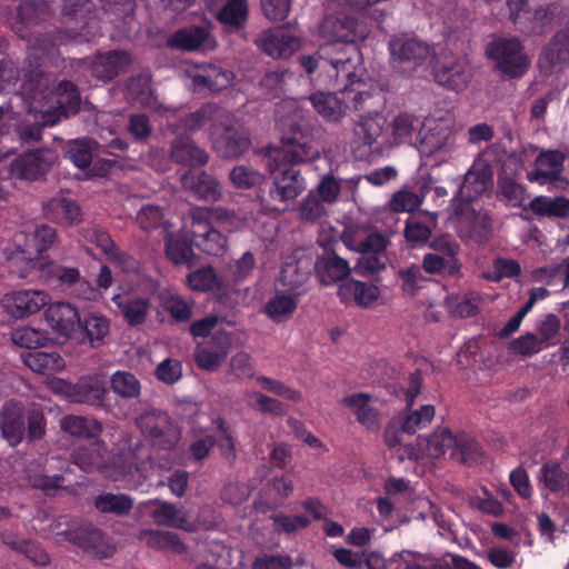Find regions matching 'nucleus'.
Here are the masks:
<instances>
[{"label":"nucleus","mask_w":569,"mask_h":569,"mask_svg":"<svg viewBox=\"0 0 569 569\" xmlns=\"http://www.w3.org/2000/svg\"><path fill=\"white\" fill-rule=\"evenodd\" d=\"M213 149L224 158H233L246 152L250 147L248 133L238 127L234 117L231 122H222L211 133Z\"/></svg>","instance_id":"f3484780"},{"label":"nucleus","mask_w":569,"mask_h":569,"mask_svg":"<svg viewBox=\"0 0 569 569\" xmlns=\"http://www.w3.org/2000/svg\"><path fill=\"white\" fill-rule=\"evenodd\" d=\"M137 538L142 545L156 550L173 555H182L187 551V546L180 540L177 533L171 531L142 529L139 531Z\"/></svg>","instance_id":"e433bc0d"},{"label":"nucleus","mask_w":569,"mask_h":569,"mask_svg":"<svg viewBox=\"0 0 569 569\" xmlns=\"http://www.w3.org/2000/svg\"><path fill=\"white\" fill-rule=\"evenodd\" d=\"M83 63L98 79L110 80L130 63V57L123 51H113L98 54Z\"/></svg>","instance_id":"473e14b6"},{"label":"nucleus","mask_w":569,"mask_h":569,"mask_svg":"<svg viewBox=\"0 0 569 569\" xmlns=\"http://www.w3.org/2000/svg\"><path fill=\"white\" fill-rule=\"evenodd\" d=\"M59 536L98 558H108L114 552V546L97 529L80 528Z\"/></svg>","instance_id":"a878e982"},{"label":"nucleus","mask_w":569,"mask_h":569,"mask_svg":"<svg viewBox=\"0 0 569 569\" xmlns=\"http://www.w3.org/2000/svg\"><path fill=\"white\" fill-rule=\"evenodd\" d=\"M218 349L211 350L208 347H199L196 351L194 358L198 366L204 370L214 371L226 360L230 338L227 333H220L218 337Z\"/></svg>","instance_id":"603ef678"},{"label":"nucleus","mask_w":569,"mask_h":569,"mask_svg":"<svg viewBox=\"0 0 569 569\" xmlns=\"http://www.w3.org/2000/svg\"><path fill=\"white\" fill-rule=\"evenodd\" d=\"M315 271L322 284L330 286L348 277L351 268L346 259L329 249H325V253L318 257L315 263Z\"/></svg>","instance_id":"c756f323"},{"label":"nucleus","mask_w":569,"mask_h":569,"mask_svg":"<svg viewBox=\"0 0 569 569\" xmlns=\"http://www.w3.org/2000/svg\"><path fill=\"white\" fill-rule=\"evenodd\" d=\"M436 224L435 213L422 212L411 216L406 223L405 237L412 246H420L429 240Z\"/></svg>","instance_id":"c03bdc74"},{"label":"nucleus","mask_w":569,"mask_h":569,"mask_svg":"<svg viewBox=\"0 0 569 569\" xmlns=\"http://www.w3.org/2000/svg\"><path fill=\"white\" fill-rule=\"evenodd\" d=\"M248 18L247 0H228L221 8L218 19L229 28L239 29L243 27Z\"/></svg>","instance_id":"680f3d73"},{"label":"nucleus","mask_w":569,"mask_h":569,"mask_svg":"<svg viewBox=\"0 0 569 569\" xmlns=\"http://www.w3.org/2000/svg\"><path fill=\"white\" fill-rule=\"evenodd\" d=\"M46 307L44 319L49 327L59 336L72 338L81 323L78 309L67 301L49 302Z\"/></svg>","instance_id":"412c9836"},{"label":"nucleus","mask_w":569,"mask_h":569,"mask_svg":"<svg viewBox=\"0 0 569 569\" xmlns=\"http://www.w3.org/2000/svg\"><path fill=\"white\" fill-rule=\"evenodd\" d=\"M493 183V173L490 164L483 157H478L471 168L465 174L458 196L452 204L475 206L473 203L483 194L489 192Z\"/></svg>","instance_id":"9d476101"},{"label":"nucleus","mask_w":569,"mask_h":569,"mask_svg":"<svg viewBox=\"0 0 569 569\" xmlns=\"http://www.w3.org/2000/svg\"><path fill=\"white\" fill-rule=\"evenodd\" d=\"M112 391L126 399L139 397L141 392V383L138 378L128 371H117L110 379Z\"/></svg>","instance_id":"0e129e2a"},{"label":"nucleus","mask_w":569,"mask_h":569,"mask_svg":"<svg viewBox=\"0 0 569 569\" xmlns=\"http://www.w3.org/2000/svg\"><path fill=\"white\" fill-rule=\"evenodd\" d=\"M190 78L191 86L196 91H202L203 89L220 91L232 82L233 73L209 64L192 72Z\"/></svg>","instance_id":"c9c22d12"},{"label":"nucleus","mask_w":569,"mask_h":569,"mask_svg":"<svg viewBox=\"0 0 569 569\" xmlns=\"http://www.w3.org/2000/svg\"><path fill=\"white\" fill-rule=\"evenodd\" d=\"M97 147L123 150L127 148V143L119 138H114L103 144H99L88 139H78L70 141L67 144L64 156L76 167L86 168L90 164L92 160V150Z\"/></svg>","instance_id":"2f4dec72"},{"label":"nucleus","mask_w":569,"mask_h":569,"mask_svg":"<svg viewBox=\"0 0 569 569\" xmlns=\"http://www.w3.org/2000/svg\"><path fill=\"white\" fill-rule=\"evenodd\" d=\"M158 291V282L150 277L134 276L128 288L113 296L112 301L130 326L144 322L149 308L150 297Z\"/></svg>","instance_id":"39448f33"},{"label":"nucleus","mask_w":569,"mask_h":569,"mask_svg":"<svg viewBox=\"0 0 569 569\" xmlns=\"http://www.w3.org/2000/svg\"><path fill=\"white\" fill-rule=\"evenodd\" d=\"M422 121L413 114L400 113L390 122L389 132L383 138V147L392 148L401 144L416 146L420 136Z\"/></svg>","instance_id":"4be33fe9"},{"label":"nucleus","mask_w":569,"mask_h":569,"mask_svg":"<svg viewBox=\"0 0 569 569\" xmlns=\"http://www.w3.org/2000/svg\"><path fill=\"white\" fill-rule=\"evenodd\" d=\"M538 485L543 497L550 493L561 498L569 497V471L556 460L542 463L537 476Z\"/></svg>","instance_id":"b1692460"},{"label":"nucleus","mask_w":569,"mask_h":569,"mask_svg":"<svg viewBox=\"0 0 569 569\" xmlns=\"http://www.w3.org/2000/svg\"><path fill=\"white\" fill-rule=\"evenodd\" d=\"M530 210L540 217H569V199L566 197L538 196L530 202Z\"/></svg>","instance_id":"864d4df0"},{"label":"nucleus","mask_w":569,"mask_h":569,"mask_svg":"<svg viewBox=\"0 0 569 569\" xmlns=\"http://www.w3.org/2000/svg\"><path fill=\"white\" fill-rule=\"evenodd\" d=\"M320 36L330 43H353L365 39L368 30L365 26L343 12L328 14L319 29Z\"/></svg>","instance_id":"4468645a"},{"label":"nucleus","mask_w":569,"mask_h":569,"mask_svg":"<svg viewBox=\"0 0 569 569\" xmlns=\"http://www.w3.org/2000/svg\"><path fill=\"white\" fill-rule=\"evenodd\" d=\"M159 302L166 309L174 320L187 321L191 317V307L177 292L171 289H159L157 291Z\"/></svg>","instance_id":"13d9d810"},{"label":"nucleus","mask_w":569,"mask_h":569,"mask_svg":"<svg viewBox=\"0 0 569 569\" xmlns=\"http://www.w3.org/2000/svg\"><path fill=\"white\" fill-rule=\"evenodd\" d=\"M280 174L273 178L271 196L280 201H288L297 198L305 189V179L293 168H280Z\"/></svg>","instance_id":"4c0bfd02"},{"label":"nucleus","mask_w":569,"mask_h":569,"mask_svg":"<svg viewBox=\"0 0 569 569\" xmlns=\"http://www.w3.org/2000/svg\"><path fill=\"white\" fill-rule=\"evenodd\" d=\"M23 363L34 372L51 373L64 368L63 359L56 352H28L23 356Z\"/></svg>","instance_id":"5fc2aeb1"},{"label":"nucleus","mask_w":569,"mask_h":569,"mask_svg":"<svg viewBox=\"0 0 569 569\" xmlns=\"http://www.w3.org/2000/svg\"><path fill=\"white\" fill-rule=\"evenodd\" d=\"M432 70L436 81L453 91L463 90L470 79L466 59L447 51L440 52L435 58Z\"/></svg>","instance_id":"ddd939ff"},{"label":"nucleus","mask_w":569,"mask_h":569,"mask_svg":"<svg viewBox=\"0 0 569 569\" xmlns=\"http://www.w3.org/2000/svg\"><path fill=\"white\" fill-rule=\"evenodd\" d=\"M451 457L465 465L478 463L482 458L479 443L466 433H458Z\"/></svg>","instance_id":"bf43d9fd"},{"label":"nucleus","mask_w":569,"mask_h":569,"mask_svg":"<svg viewBox=\"0 0 569 569\" xmlns=\"http://www.w3.org/2000/svg\"><path fill=\"white\" fill-rule=\"evenodd\" d=\"M171 157L179 163L201 166L208 161V154L186 136L178 137L171 144Z\"/></svg>","instance_id":"09e8293b"},{"label":"nucleus","mask_w":569,"mask_h":569,"mask_svg":"<svg viewBox=\"0 0 569 569\" xmlns=\"http://www.w3.org/2000/svg\"><path fill=\"white\" fill-rule=\"evenodd\" d=\"M309 263L303 260L288 261L280 271L278 283L281 290L302 296L306 292V283L309 279Z\"/></svg>","instance_id":"f704fd0d"},{"label":"nucleus","mask_w":569,"mask_h":569,"mask_svg":"<svg viewBox=\"0 0 569 569\" xmlns=\"http://www.w3.org/2000/svg\"><path fill=\"white\" fill-rule=\"evenodd\" d=\"M453 213L459 217L461 223L469 228L470 234L481 241L490 231V219L486 212L477 209V206L452 204Z\"/></svg>","instance_id":"79ce46f5"},{"label":"nucleus","mask_w":569,"mask_h":569,"mask_svg":"<svg viewBox=\"0 0 569 569\" xmlns=\"http://www.w3.org/2000/svg\"><path fill=\"white\" fill-rule=\"evenodd\" d=\"M187 283L191 290L204 292L221 289L223 280L213 268L204 267L191 272L187 278Z\"/></svg>","instance_id":"e2e57ef3"},{"label":"nucleus","mask_w":569,"mask_h":569,"mask_svg":"<svg viewBox=\"0 0 569 569\" xmlns=\"http://www.w3.org/2000/svg\"><path fill=\"white\" fill-rule=\"evenodd\" d=\"M56 237V230L47 224L38 226L30 237L24 231L16 233L13 242L3 248L10 272L20 279L36 272L41 278L53 274V263L47 257H36V253L48 250L54 243Z\"/></svg>","instance_id":"7ed1b4c3"},{"label":"nucleus","mask_w":569,"mask_h":569,"mask_svg":"<svg viewBox=\"0 0 569 569\" xmlns=\"http://www.w3.org/2000/svg\"><path fill=\"white\" fill-rule=\"evenodd\" d=\"M430 248L433 250L425 254L422 268L431 274L451 276L459 271V244L448 237L435 239Z\"/></svg>","instance_id":"f8f14e48"},{"label":"nucleus","mask_w":569,"mask_h":569,"mask_svg":"<svg viewBox=\"0 0 569 569\" xmlns=\"http://www.w3.org/2000/svg\"><path fill=\"white\" fill-rule=\"evenodd\" d=\"M316 112L329 122L340 121L347 112V104L335 92L317 91L309 97Z\"/></svg>","instance_id":"ea45409f"},{"label":"nucleus","mask_w":569,"mask_h":569,"mask_svg":"<svg viewBox=\"0 0 569 569\" xmlns=\"http://www.w3.org/2000/svg\"><path fill=\"white\" fill-rule=\"evenodd\" d=\"M387 121L380 113L368 114L360 118L355 127V137L363 146L372 147L378 144L377 149H383V138L388 133Z\"/></svg>","instance_id":"72a5a7b5"},{"label":"nucleus","mask_w":569,"mask_h":569,"mask_svg":"<svg viewBox=\"0 0 569 569\" xmlns=\"http://www.w3.org/2000/svg\"><path fill=\"white\" fill-rule=\"evenodd\" d=\"M379 289L372 283L350 280L342 283L338 289V295L343 302L353 300L361 307H368L379 297Z\"/></svg>","instance_id":"49530a36"},{"label":"nucleus","mask_w":569,"mask_h":569,"mask_svg":"<svg viewBox=\"0 0 569 569\" xmlns=\"http://www.w3.org/2000/svg\"><path fill=\"white\" fill-rule=\"evenodd\" d=\"M299 296L277 289L264 306V313L273 322L288 320L297 309Z\"/></svg>","instance_id":"a18cd8bd"},{"label":"nucleus","mask_w":569,"mask_h":569,"mask_svg":"<svg viewBox=\"0 0 569 569\" xmlns=\"http://www.w3.org/2000/svg\"><path fill=\"white\" fill-rule=\"evenodd\" d=\"M138 426L143 435L154 441V446L166 450L164 455L157 452L158 468L161 470L170 469L177 459L172 446L177 441L178 435L168 416L162 412H147L139 417Z\"/></svg>","instance_id":"423d86ee"},{"label":"nucleus","mask_w":569,"mask_h":569,"mask_svg":"<svg viewBox=\"0 0 569 569\" xmlns=\"http://www.w3.org/2000/svg\"><path fill=\"white\" fill-rule=\"evenodd\" d=\"M416 144L423 158L435 159L437 163L446 161L457 147V128L450 113L431 116L422 121Z\"/></svg>","instance_id":"20e7f679"},{"label":"nucleus","mask_w":569,"mask_h":569,"mask_svg":"<svg viewBox=\"0 0 569 569\" xmlns=\"http://www.w3.org/2000/svg\"><path fill=\"white\" fill-rule=\"evenodd\" d=\"M82 329L84 336L92 347L100 346L110 330L109 320L101 313L92 312L84 316L79 329Z\"/></svg>","instance_id":"6e6d98bb"},{"label":"nucleus","mask_w":569,"mask_h":569,"mask_svg":"<svg viewBox=\"0 0 569 569\" xmlns=\"http://www.w3.org/2000/svg\"><path fill=\"white\" fill-rule=\"evenodd\" d=\"M44 216L58 223L74 224L81 221L79 204L66 197H56L43 204Z\"/></svg>","instance_id":"a19ab883"},{"label":"nucleus","mask_w":569,"mask_h":569,"mask_svg":"<svg viewBox=\"0 0 569 569\" xmlns=\"http://www.w3.org/2000/svg\"><path fill=\"white\" fill-rule=\"evenodd\" d=\"M172 48L186 51H208L216 47V40L208 27L184 28L177 31L168 41Z\"/></svg>","instance_id":"c85d7f7f"},{"label":"nucleus","mask_w":569,"mask_h":569,"mask_svg":"<svg viewBox=\"0 0 569 569\" xmlns=\"http://www.w3.org/2000/svg\"><path fill=\"white\" fill-rule=\"evenodd\" d=\"M320 152L310 141L301 138L283 139L280 149L268 152L267 167L270 173L280 170L284 163L296 164L317 159Z\"/></svg>","instance_id":"2eb2a0df"},{"label":"nucleus","mask_w":569,"mask_h":569,"mask_svg":"<svg viewBox=\"0 0 569 569\" xmlns=\"http://www.w3.org/2000/svg\"><path fill=\"white\" fill-rule=\"evenodd\" d=\"M77 389L76 402L81 403L98 405L106 393L104 380L99 375L80 379Z\"/></svg>","instance_id":"4d7b16f0"},{"label":"nucleus","mask_w":569,"mask_h":569,"mask_svg":"<svg viewBox=\"0 0 569 569\" xmlns=\"http://www.w3.org/2000/svg\"><path fill=\"white\" fill-rule=\"evenodd\" d=\"M133 501L126 495L103 493L94 499V507L103 513L123 516L132 509Z\"/></svg>","instance_id":"69168bd1"},{"label":"nucleus","mask_w":569,"mask_h":569,"mask_svg":"<svg viewBox=\"0 0 569 569\" xmlns=\"http://www.w3.org/2000/svg\"><path fill=\"white\" fill-rule=\"evenodd\" d=\"M86 238L110 256L126 272H134L138 269V262L130 256L120 252L106 231L91 229L87 232Z\"/></svg>","instance_id":"37998d69"},{"label":"nucleus","mask_w":569,"mask_h":569,"mask_svg":"<svg viewBox=\"0 0 569 569\" xmlns=\"http://www.w3.org/2000/svg\"><path fill=\"white\" fill-rule=\"evenodd\" d=\"M487 54L507 76L521 77L529 67V58L517 38H497L487 47Z\"/></svg>","instance_id":"6e6552de"},{"label":"nucleus","mask_w":569,"mask_h":569,"mask_svg":"<svg viewBox=\"0 0 569 569\" xmlns=\"http://www.w3.org/2000/svg\"><path fill=\"white\" fill-rule=\"evenodd\" d=\"M528 0H507V6L510 11V17L515 23H522V19L532 21L533 26L529 29L531 31L540 30L550 19L548 8L545 6L537 7L532 12H526L525 8Z\"/></svg>","instance_id":"3c124183"},{"label":"nucleus","mask_w":569,"mask_h":569,"mask_svg":"<svg viewBox=\"0 0 569 569\" xmlns=\"http://www.w3.org/2000/svg\"><path fill=\"white\" fill-rule=\"evenodd\" d=\"M146 506H154L151 517L158 526L182 529L184 531L197 530V523L189 519L186 511L166 501H148Z\"/></svg>","instance_id":"bb28decb"},{"label":"nucleus","mask_w":569,"mask_h":569,"mask_svg":"<svg viewBox=\"0 0 569 569\" xmlns=\"http://www.w3.org/2000/svg\"><path fill=\"white\" fill-rule=\"evenodd\" d=\"M566 156L559 150H547L538 154L535 168L527 172V179L540 186L558 181L563 171Z\"/></svg>","instance_id":"393cba45"},{"label":"nucleus","mask_w":569,"mask_h":569,"mask_svg":"<svg viewBox=\"0 0 569 569\" xmlns=\"http://www.w3.org/2000/svg\"><path fill=\"white\" fill-rule=\"evenodd\" d=\"M232 114L228 111L218 108L214 104H207L200 110L191 113L183 123V129L190 132L202 129L204 126L210 124V130L214 131L222 122H231ZM212 132H210L211 134Z\"/></svg>","instance_id":"58836bf2"},{"label":"nucleus","mask_w":569,"mask_h":569,"mask_svg":"<svg viewBox=\"0 0 569 569\" xmlns=\"http://www.w3.org/2000/svg\"><path fill=\"white\" fill-rule=\"evenodd\" d=\"M421 377L412 375L410 377V385L406 391L407 407L410 408L415 398L420 392ZM435 417V408L431 405H423L419 409H408L406 412L399 415L397 418L400 420L401 430L408 435H413L418 430L426 428Z\"/></svg>","instance_id":"a211bd4d"},{"label":"nucleus","mask_w":569,"mask_h":569,"mask_svg":"<svg viewBox=\"0 0 569 569\" xmlns=\"http://www.w3.org/2000/svg\"><path fill=\"white\" fill-rule=\"evenodd\" d=\"M338 238L342 240L348 249L358 252L361 242V232L356 227H348L342 233H339L333 229H322L318 237V243L323 249H330L331 246L338 241Z\"/></svg>","instance_id":"052dcab7"},{"label":"nucleus","mask_w":569,"mask_h":569,"mask_svg":"<svg viewBox=\"0 0 569 569\" xmlns=\"http://www.w3.org/2000/svg\"><path fill=\"white\" fill-rule=\"evenodd\" d=\"M328 50L329 44L322 46L319 50L320 58L328 59L338 74L342 73L348 78L350 83L343 89V94L352 101L355 109L361 108L362 103L372 96L371 88H367L363 81L358 78L357 69L352 72L350 71V66L352 63V59L350 57L346 59L329 58Z\"/></svg>","instance_id":"aec40b11"},{"label":"nucleus","mask_w":569,"mask_h":569,"mask_svg":"<svg viewBox=\"0 0 569 569\" xmlns=\"http://www.w3.org/2000/svg\"><path fill=\"white\" fill-rule=\"evenodd\" d=\"M189 233L193 243L207 254L221 256L227 250L228 240L211 219L209 208L192 209Z\"/></svg>","instance_id":"0eeeda50"},{"label":"nucleus","mask_w":569,"mask_h":569,"mask_svg":"<svg viewBox=\"0 0 569 569\" xmlns=\"http://www.w3.org/2000/svg\"><path fill=\"white\" fill-rule=\"evenodd\" d=\"M257 46L273 59H288L302 48V38L284 28L263 31L256 40Z\"/></svg>","instance_id":"dca6fc26"},{"label":"nucleus","mask_w":569,"mask_h":569,"mask_svg":"<svg viewBox=\"0 0 569 569\" xmlns=\"http://www.w3.org/2000/svg\"><path fill=\"white\" fill-rule=\"evenodd\" d=\"M231 563L230 550L220 542H210L204 560L196 569H227Z\"/></svg>","instance_id":"338daca9"},{"label":"nucleus","mask_w":569,"mask_h":569,"mask_svg":"<svg viewBox=\"0 0 569 569\" xmlns=\"http://www.w3.org/2000/svg\"><path fill=\"white\" fill-rule=\"evenodd\" d=\"M51 301V296L39 289H19L6 293L1 306L13 319H26L41 311Z\"/></svg>","instance_id":"9b49d317"},{"label":"nucleus","mask_w":569,"mask_h":569,"mask_svg":"<svg viewBox=\"0 0 569 569\" xmlns=\"http://www.w3.org/2000/svg\"><path fill=\"white\" fill-rule=\"evenodd\" d=\"M457 440V435H453L448 428L439 427L435 429L427 437H419L417 439V449L409 452V458H440L447 450H453Z\"/></svg>","instance_id":"5701e85b"},{"label":"nucleus","mask_w":569,"mask_h":569,"mask_svg":"<svg viewBox=\"0 0 569 569\" xmlns=\"http://www.w3.org/2000/svg\"><path fill=\"white\" fill-rule=\"evenodd\" d=\"M390 61L395 70L409 72L432 57V48L409 36H397L389 42Z\"/></svg>","instance_id":"1a4fd4ad"},{"label":"nucleus","mask_w":569,"mask_h":569,"mask_svg":"<svg viewBox=\"0 0 569 569\" xmlns=\"http://www.w3.org/2000/svg\"><path fill=\"white\" fill-rule=\"evenodd\" d=\"M21 81L20 94L27 104L28 112L34 118V123L26 124L20 130V137L24 142L39 141L41 127L53 126L62 117L74 113L79 109V93L69 81L54 84L49 76L38 70L24 72Z\"/></svg>","instance_id":"f257e3e1"},{"label":"nucleus","mask_w":569,"mask_h":569,"mask_svg":"<svg viewBox=\"0 0 569 569\" xmlns=\"http://www.w3.org/2000/svg\"><path fill=\"white\" fill-rule=\"evenodd\" d=\"M119 450L120 453L107 465L103 443L94 442L78 449L73 455V462L83 471L102 469L109 479L121 481L128 488H140L143 480L150 477L149 469L154 467L153 461H144L146 458L150 459L148 449L138 438L126 437Z\"/></svg>","instance_id":"f03ea898"},{"label":"nucleus","mask_w":569,"mask_h":569,"mask_svg":"<svg viewBox=\"0 0 569 569\" xmlns=\"http://www.w3.org/2000/svg\"><path fill=\"white\" fill-rule=\"evenodd\" d=\"M57 160V153L50 149H39L14 159L9 172L20 179L33 180L47 173Z\"/></svg>","instance_id":"6ab92c4d"},{"label":"nucleus","mask_w":569,"mask_h":569,"mask_svg":"<svg viewBox=\"0 0 569 569\" xmlns=\"http://www.w3.org/2000/svg\"><path fill=\"white\" fill-rule=\"evenodd\" d=\"M26 429L23 407L14 401L7 402L0 411V430L10 446L21 442Z\"/></svg>","instance_id":"cd10ccee"},{"label":"nucleus","mask_w":569,"mask_h":569,"mask_svg":"<svg viewBox=\"0 0 569 569\" xmlns=\"http://www.w3.org/2000/svg\"><path fill=\"white\" fill-rule=\"evenodd\" d=\"M340 403L353 411L357 421L367 430L377 431L380 427L379 412L367 393L358 392L341 399Z\"/></svg>","instance_id":"7c9ffc66"},{"label":"nucleus","mask_w":569,"mask_h":569,"mask_svg":"<svg viewBox=\"0 0 569 569\" xmlns=\"http://www.w3.org/2000/svg\"><path fill=\"white\" fill-rule=\"evenodd\" d=\"M60 428L66 433L78 438H96L102 432V425L93 418L66 416L60 420Z\"/></svg>","instance_id":"8fccbe9b"},{"label":"nucleus","mask_w":569,"mask_h":569,"mask_svg":"<svg viewBox=\"0 0 569 569\" xmlns=\"http://www.w3.org/2000/svg\"><path fill=\"white\" fill-rule=\"evenodd\" d=\"M11 340L14 345L22 348H40L48 341V335L43 330L24 326L12 331Z\"/></svg>","instance_id":"774afa93"},{"label":"nucleus","mask_w":569,"mask_h":569,"mask_svg":"<svg viewBox=\"0 0 569 569\" xmlns=\"http://www.w3.org/2000/svg\"><path fill=\"white\" fill-rule=\"evenodd\" d=\"M182 184L184 188L192 190L199 199L206 201L214 202L221 197L218 181L204 172L184 174L182 177Z\"/></svg>","instance_id":"de8ad7c7"}]
</instances>
